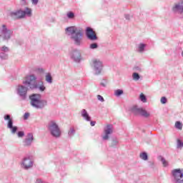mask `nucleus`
Masks as SVG:
<instances>
[{
  "mask_svg": "<svg viewBox=\"0 0 183 183\" xmlns=\"http://www.w3.org/2000/svg\"><path fill=\"white\" fill-rule=\"evenodd\" d=\"M66 32L67 35H71V39L73 41L74 45H76V46H81L82 45L84 30L81 28L76 26L67 27Z\"/></svg>",
  "mask_w": 183,
  "mask_h": 183,
  "instance_id": "f257e3e1",
  "label": "nucleus"
},
{
  "mask_svg": "<svg viewBox=\"0 0 183 183\" xmlns=\"http://www.w3.org/2000/svg\"><path fill=\"white\" fill-rule=\"evenodd\" d=\"M30 105L36 109H44L48 105V101L42 99V96L39 94H33L29 96Z\"/></svg>",
  "mask_w": 183,
  "mask_h": 183,
  "instance_id": "f03ea898",
  "label": "nucleus"
},
{
  "mask_svg": "<svg viewBox=\"0 0 183 183\" xmlns=\"http://www.w3.org/2000/svg\"><path fill=\"white\" fill-rule=\"evenodd\" d=\"M48 129L54 138H59L61 137V128L59 127V124H58V122L55 120H51L48 124Z\"/></svg>",
  "mask_w": 183,
  "mask_h": 183,
  "instance_id": "7ed1b4c3",
  "label": "nucleus"
},
{
  "mask_svg": "<svg viewBox=\"0 0 183 183\" xmlns=\"http://www.w3.org/2000/svg\"><path fill=\"white\" fill-rule=\"evenodd\" d=\"M91 66L94 71V75H101L104 69V64L99 59H93L91 61Z\"/></svg>",
  "mask_w": 183,
  "mask_h": 183,
  "instance_id": "20e7f679",
  "label": "nucleus"
},
{
  "mask_svg": "<svg viewBox=\"0 0 183 183\" xmlns=\"http://www.w3.org/2000/svg\"><path fill=\"white\" fill-rule=\"evenodd\" d=\"M36 76L30 74L26 76L23 80L24 85H28L30 89H36L38 88V83H36Z\"/></svg>",
  "mask_w": 183,
  "mask_h": 183,
  "instance_id": "39448f33",
  "label": "nucleus"
},
{
  "mask_svg": "<svg viewBox=\"0 0 183 183\" xmlns=\"http://www.w3.org/2000/svg\"><path fill=\"white\" fill-rule=\"evenodd\" d=\"M0 32L4 41H9L14 34V31L8 29V26H6L5 24H2L0 27Z\"/></svg>",
  "mask_w": 183,
  "mask_h": 183,
  "instance_id": "423d86ee",
  "label": "nucleus"
},
{
  "mask_svg": "<svg viewBox=\"0 0 183 183\" xmlns=\"http://www.w3.org/2000/svg\"><path fill=\"white\" fill-rule=\"evenodd\" d=\"M21 167L23 169H31L34 167V161L29 157H24L21 162Z\"/></svg>",
  "mask_w": 183,
  "mask_h": 183,
  "instance_id": "0eeeda50",
  "label": "nucleus"
},
{
  "mask_svg": "<svg viewBox=\"0 0 183 183\" xmlns=\"http://www.w3.org/2000/svg\"><path fill=\"white\" fill-rule=\"evenodd\" d=\"M114 132V127L111 124H107L104 129V134L102 136L103 141H108L109 139V135H112Z\"/></svg>",
  "mask_w": 183,
  "mask_h": 183,
  "instance_id": "6e6552de",
  "label": "nucleus"
},
{
  "mask_svg": "<svg viewBox=\"0 0 183 183\" xmlns=\"http://www.w3.org/2000/svg\"><path fill=\"white\" fill-rule=\"evenodd\" d=\"M175 183H183V169H176L172 172Z\"/></svg>",
  "mask_w": 183,
  "mask_h": 183,
  "instance_id": "1a4fd4ad",
  "label": "nucleus"
},
{
  "mask_svg": "<svg viewBox=\"0 0 183 183\" xmlns=\"http://www.w3.org/2000/svg\"><path fill=\"white\" fill-rule=\"evenodd\" d=\"M5 121H8L7 122V128L11 129V134H16V131H18V127L16 126L14 127V121L11 119V116L9 114L4 116Z\"/></svg>",
  "mask_w": 183,
  "mask_h": 183,
  "instance_id": "9d476101",
  "label": "nucleus"
},
{
  "mask_svg": "<svg viewBox=\"0 0 183 183\" xmlns=\"http://www.w3.org/2000/svg\"><path fill=\"white\" fill-rule=\"evenodd\" d=\"M174 14H179L181 18H183V0L178 3H175L172 9Z\"/></svg>",
  "mask_w": 183,
  "mask_h": 183,
  "instance_id": "9b49d317",
  "label": "nucleus"
},
{
  "mask_svg": "<svg viewBox=\"0 0 183 183\" xmlns=\"http://www.w3.org/2000/svg\"><path fill=\"white\" fill-rule=\"evenodd\" d=\"M9 16L13 18V19H22V18H25V13L21 9L14 10L9 12Z\"/></svg>",
  "mask_w": 183,
  "mask_h": 183,
  "instance_id": "f8f14e48",
  "label": "nucleus"
},
{
  "mask_svg": "<svg viewBox=\"0 0 183 183\" xmlns=\"http://www.w3.org/2000/svg\"><path fill=\"white\" fill-rule=\"evenodd\" d=\"M86 36L90 41H97L98 39L97 34H95V31H94V29L91 27H87L86 29Z\"/></svg>",
  "mask_w": 183,
  "mask_h": 183,
  "instance_id": "ddd939ff",
  "label": "nucleus"
},
{
  "mask_svg": "<svg viewBox=\"0 0 183 183\" xmlns=\"http://www.w3.org/2000/svg\"><path fill=\"white\" fill-rule=\"evenodd\" d=\"M28 92V87L25 86H22V85H19L17 88V94H19V95L20 97H21V98L23 99H25V98H26V94Z\"/></svg>",
  "mask_w": 183,
  "mask_h": 183,
  "instance_id": "4468645a",
  "label": "nucleus"
},
{
  "mask_svg": "<svg viewBox=\"0 0 183 183\" xmlns=\"http://www.w3.org/2000/svg\"><path fill=\"white\" fill-rule=\"evenodd\" d=\"M32 142H34V134L29 133L26 138L23 141L24 147H31Z\"/></svg>",
  "mask_w": 183,
  "mask_h": 183,
  "instance_id": "2eb2a0df",
  "label": "nucleus"
},
{
  "mask_svg": "<svg viewBox=\"0 0 183 183\" xmlns=\"http://www.w3.org/2000/svg\"><path fill=\"white\" fill-rule=\"evenodd\" d=\"M71 58L75 62H79L81 61V52L79 50H74L71 52Z\"/></svg>",
  "mask_w": 183,
  "mask_h": 183,
  "instance_id": "dca6fc26",
  "label": "nucleus"
},
{
  "mask_svg": "<svg viewBox=\"0 0 183 183\" xmlns=\"http://www.w3.org/2000/svg\"><path fill=\"white\" fill-rule=\"evenodd\" d=\"M138 114L144 118H149V117H151V114L143 108L138 109Z\"/></svg>",
  "mask_w": 183,
  "mask_h": 183,
  "instance_id": "f3484780",
  "label": "nucleus"
},
{
  "mask_svg": "<svg viewBox=\"0 0 183 183\" xmlns=\"http://www.w3.org/2000/svg\"><path fill=\"white\" fill-rule=\"evenodd\" d=\"M119 144V140L117 138H113L109 143V148H117Z\"/></svg>",
  "mask_w": 183,
  "mask_h": 183,
  "instance_id": "a211bd4d",
  "label": "nucleus"
},
{
  "mask_svg": "<svg viewBox=\"0 0 183 183\" xmlns=\"http://www.w3.org/2000/svg\"><path fill=\"white\" fill-rule=\"evenodd\" d=\"M81 114L84 119H85L86 121H91V117H89V114H88V112H86V110L82 109Z\"/></svg>",
  "mask_w": 183,
  "mask_h": 183,
  "instance_id": "6ab92c4d",
  "label": "nucleus"
},
{
  "mask_svg": "<svg viewBox=\"0 0 183 183\" xmlns=\"http://www.w3.org/2000/svg\"><path fill=\"white\" fill-rule=\"evenodd\" d=\"M129 111L131 112V114H133V115H138V105L134 104L132 106Z\"/></svg>",
  "mask_w": 183,
  "mask_h": 183,
  "instance_id": "aec40b11",
  "label": "nucleus"
},
{
  "mask_svg": "<svg viewBox=\"0 0 183 183\" xmlns=\"http://www.w3.org/2000/svg\"><path fill=\"white\" fill-rule=\"evenodd\" d=\"M146 47H147V44L140 43L138 47V52H139L140 54H143V52H145Z\"/></svg>",
  "mask_w": 183,
  "mask_h": 183,
  "instance_id": "412c9836",
  "label": "nucleus"
},
{
  "mask_svg": "<svg viewBox=\"0 0 183 183\" xmlns=\"http://www.w3.org/2000/svg\"><path fill=\"white\" fill-rule=\"evenodd\" d=\"M24 16L26 15V16H32V9L26 7L25 9V11H24Z\"/></svg>",
  "mask_w": 183,
  "mask_h": 183,
  "instance_id": "4be33fe9",
  "label": "nucleus"
},
{
  "mask_svg": "<svg viewBox=\"0 0 183 183\" xmlns=\"http://www.w3.org/2000/svg\"><path fill=\"white\" fill-rule=\"evenodd\" d=\"M139 98L140 101L143 102V104H147V96H145L144 93H141Z\"/></svg>",
  "mask_w": 183,
  "mask_h": 183,
  "instance_id": "5701e85b",
  "label": "nucleus"
},
{
  "mask_svg": "<svg viewBox=\"0 0 183 183\" xmlns=\"http://www.w3.org/2000/svg\"><path fill=\"white\" fill-rule=\"evenodd\" d=\"M114 97H121V95H124V90L122 89H116L114 93Z\"/></svg>",
  "mask_w": 183,
  "mask_h": 183,
  "instance_id": "b1692460",
  "label": "nucleus"
},
{
  "mask_svg": "<svg viewBox=\"0 0 183 183\" xmlns=\"http://www.w3.org/2000/svg\"><path fill=\"white\" fill-rule=\"evenodd\" d=\"M139 157L143 161H147L148 160V154H147V152H145L140 153Z\"/></svg>",
  "mask_w": 183,
  "mask_h": 183,
  "instance_id": "393cba45",
  "label": "nucleus"
},
{
  "mask_svg": "<svg viewBox=\"0 0 183 183\" xmlns=\"http://www.w3.org/2000/svg\"><path fill=\"white\" fill-rule=\"evenodd\" d=\"M174 127L176 129H179L180 131H182L183 125L181 122L177 121L175 122Z\"/></svg>",
  "mask_w": 183,
  "mask_h": 183,
  "instance_id": "a878e982",
  "label": "nucleus"
},
{
  "mask_svg": "<svg viewBox=\"0 0 183 183\" xmlns=\"http://www.w3.org/2000/svg\"><path fill=\"white\" fill-rule=\"evenodd\" d=\"M45 79L49 84H52V76L50 73L46 74Z\"/></svg>",
  "mask_w": 183,
  "mask_h": 183,
  "instance_id": "bb28decb",
  "label": "nucleus"
},
{
  "mask_svg": "<svg viewBox=\"0 0 183 183\" xmlns=\"http://www.w3.org/2000/svg\"><path fill=\"white\" fill-rule=\"evenodd\" d=\"M177 148L178 149H182L183 148V142L181 139H177Z\"/></svg>",
  "mask_w": 183,
  "mask_h": 183,
  "instance_id": "cd10ccee",
  "label": "nucleus"
},
{
  "mask_svg": "<svg viewBox=\"0 0 183 183\" xmlns=\"http://www.w3.org/2000/svg\"><path fill=\"white\" fill-rule=\"evenodd\" d=\"M41 92H44L45 89H46V87L44 85V83H41L39 86L37 85V88Z\"/></svg>",
  "mask_w": 183,
  "mask_h": 183,
  "instance_id": "c85d7f7f",
  "label": "nucleus"
},
{
  "mask_svg": "<svg viewBox=\"0 0 183 183\" xmlns=\"http://www.w3.org/2000/svg\"><path fill=\"white\" fill-rule=\"evenodd\" d=\"M101 86H103L104 88H106V86H108V80L103 79L100 82Z\"/></svg>",
  "mask_w": 183,
  "mask_h": 183,
  "instance_id": "c756f323",
  "label": "nucleus"
},
{
  "mask_svg": "<svg viewBox=\"0 0 183 183\" xmlns=\"http://www.w3.org/2000/svg\"><path fill=\"white\" fill-rule=\"evenodd\" d=\"M74 134H75V129H74L73 127H71L69 130L68 135H69V137H72Z\"/></svg>",
  "mask_w": 183,
  "mask_h": 183,
  "instance_id": "7c9ffc66",
  "label": "nucleus"
},
{
  "mask_svg": "<svg viewBox=\"0 0 183 183\" xmlns=\"http://www.w3.org/2000/svg\"><path fill=\"white\" fill-rule=\"evenodd\" d=\"M162 164L163 167H168V162L164 157H161Z\"/></svg>",
  "mask_w": 183,
  "mask_h": 183,
  "instance_id": "2f4dec72",
  "label": "nucleus"
},
{
  "mask_svg": "<svg viewBox=\"0 0 183 183\" xmlns=\"http://www.w3.org/2000/svg\"><path fill=\"white\" fill-rule=\"evenodd\" d=\"M74 16H75V14H74V12L70 11L67 13V18H69V19H74Z\"/></svg>",
  "mask_w": 183,
  "mask_h": 183,
  "instance_id": "473e14b6",
  "label": "nucleus"
},
{
  "mask_svg": "<svg viewBox=\"0 0 183 183\" xmlns=\"http://www.w3.org/2000/svg\"><path fill=\"white\" fill-rule=\"evenodd\" d=\"M0 58L1 59H8V55L4 52L0 53Z\"/></svg>",
  "mask_w": 183,
  "mask_h": 183,
  "instance_id": "72a5a7b5",
  "label": "nucleus"
},
{
  "mask_svg": "<svg viewBox=\"0 0 183 183\" xmlns=\"http://www.w3.org/2000/svg\"><path fill=\"white\" fill-rule=\"evenodd\" d=\"M89 48L90 49H97V48H98V44L97 43H93L90 44Z\"/></svg>",
  "mask_w": 183,
  "mask_h": 183,
  "instance_id": "f704fd0d",
  "label": "nucleus"
},
{
  "mask_svg": "<svg viewBox=\"0 0 183 183\" xmlns=\"http://www.w3.org/2000/svg\"><path fill=\"white\" fill-rule=\"evenodd\" d=\"M31 4L34 5V6H36L38 5L39 0H31Z\"/></svg>",
  "mask_w": 183,
  "mask_h": 183,
  "instance_id": "c9c22d12",
  "label": "nucleus"
},
{
  "mask_svg": "<svg viewBox=\"0 0 183 183\" xmlns=\"http://www.w3.org/2000/svg\"><path fill=\"white\" fill-rule=\"evenodd\" d=\"M132 78L134 81H137L138 80V73L134 72L132 75Z\"/></svg>",
  "mask_w": 183,
  "mask_h": 183,
  "instance_id": "e433bc0d",
  "label": "nucleus"
},
{
  "mask_svg": "<svg viewBox=\"0 0 183 183\" xmlns=\"http://www.w3.org/2000/svg\"><path fill=\"white\" fill-rule=\"evenodd\" d=\"M17 136L19 138H23L25 136V133L24 132H19Z\"/></svg>",
  "mask_w": 183,
  "mask_h": 183,
  "instance_id": "4c0bfd02",
  "label": "nucleus"
},
{
  "mask_svg": "<svg viewBox=\"0 0 183 183\" xmlns=\"http://www.w3.org/2000/svg\"><path fill=\"white\" fill-rule=\"evenodd\" d=\"M97 99L99 101H101V102H104V101H105V99H104V97L102 96L99 95V94L97 95Z\"/></svg>",
  "mask_w": 183,
  "mask_h": 183,
  "instance_id": "58836bf2",
  "label": "nucleus"
},
{
  "mask_svg": "<svg viewBox=\"0 0 183 183\" xmlns=\"http://www.w3.org/2000/svg\"><path fill=\"white\" fill-rule=\"evenodd\" d=\"M161 104H165L167 102V97H162L160 100Z\"/></svg>",
  "mask_w": 183,
  "mask_h": 183,
  "instance_id": "ea45409f",
  "label": "nucleus"
},
{
  "mask_svg": "<svg viewBox=\"0 0 183 183\" xmlns=\"http://www.w3.org/2000/svg\"><path fill=\"white\" fill-rule=\"evenodd\" d=\"M1 51H3V52H8V51H9V49L7 46H4L3 47H1Z\"/></svg>",
  "mask_w": 183,
  "mask_h": 183,
  "instance_id": "a19ab883",
  "label": "nucleus"
},
{
  "mask_svg": "<svg viewBox=\"0 0 183 183\" xmlns=\"http://www.w3.org/2000/svg\"><path fill=\"white\" fill-rule=\"evenodd\" d=\"M29 115H30L29 113H25L24 115V120L28 119V118H29Z\"/></svg>",
  "mask_w": 183,
  "mask_h": 183,
  "instance_id": "79ce46f5",
  "label": "nucleus"
},
{
  "mask_svg": "<svg viewBox=\"0 0 183 183\" xmlns=\"http://www.w3.org/2000/svg\"><path fill=\"white\" fill-rule=\"evenodd\" d=\"M124 18L125 19H127V21H129L131 19V16H129V14H125L124 15Z\"/></svg>",
  "mask_w": 183,
  "mask_h": 183,
  "instance_id": "37998d69",
  "label": "nucleus"
},
{
  "mask_svg": "<svg viewBox=\"0 0 183 183\" xmlns=\"http://www.w3.org/2000/svg\"><path fill=\"white\" fill-rule=\"evenodd\" d=\"M35 183H42V180H41V179H37Z\"/></svg>",
  "mask_w": 183,
  "mask_h": 183,
  "instance_id": "c03bdc74",
  "label": "nucleus"
},
{
  "mask_svg": "<svg viewBox=\"0 0 183 183\" xmlns=\"http://www.w3.org/2000/svg\"><path fill=\"white\" fill-rule=\"evenodd\" d=\"M22 5H26V0H21Z\"/></svg>",
  "mask_w": 183,
  "mask_h": 183,
  "instance_id": "a18cd8bd",
  "label": "nucleus"
},
{
  "mask_svg": "<svg viewBox=\"0 0 183 183\" xmlns=\"http://www.w3.org/2000/svg\"><path fill=\"white\" fill-rule=\"evenodd\" d=\"M95 124H96L95 122H90L91 127H95Z\"/></svg>",
  "mask_w": 183,
  "mask_h": 183,
  "instance_id": "49530a36",
  "label": "nucleus"
},
{
  "mask_svg": "<svg viewBox=\"0 0 183 183\" xmlns=\"http://www.w3.org/2000/svg\"><path fill=\"white\" fill-rule=\"evenodd\" d=\"M138 79H141V76L138 75Z\"/></svg>",
  "mask_w": 183,
  "mask_h": 183,
  "instance_id": "de8ad7c7",
  "label": "nucleus"
},
{
  "mask_svg": "<svg viewBox=\"0 0 183 183\" xmlns=\"http://www.w3.org/2000/svg\"><path fill=\"white\" fill-rule=\"evenodd\" d=\"M138 71H141V69L139 68V69H138Z\"/></svg>",
  "mask_w": 183,
  "mask_h": 183,
  "instance_id": "09e8293b",
  "label": "nucleus"
},
{
  "mask_svg": "<svg viewBox=\"0 0 183 183\" xmlns=\"http://www.w3.org/2000/svg\"><path fill=\"white\" fill-rule=\"evenodd\" d=\"M0 36H1V34L0 35Z\"/></svg>",
  "mask_w": 183,
  "mask_h": 183,
  "instance_id": "8fccbe9b",
  "label": "nucleus"
}]
</instances>
